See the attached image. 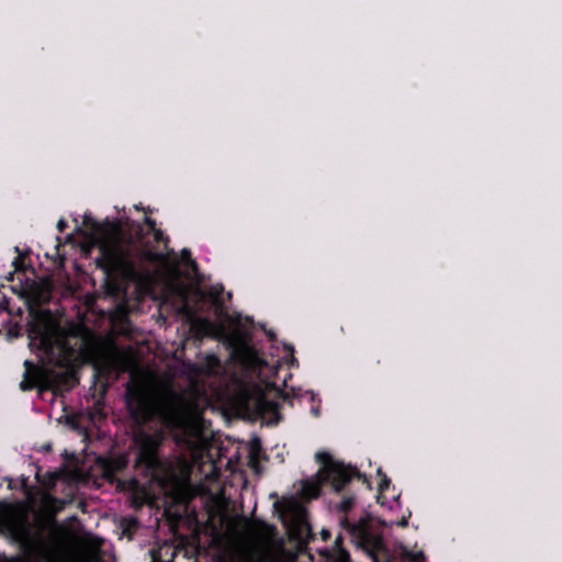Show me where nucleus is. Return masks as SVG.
Masks as SVG:
<instances>
[{
  "label": "nucleus",
  "instance_id": "nucleus-1",
  "mask_svg": "<svg viewBox=\"0 0 562 562\" xmlns=\"http://www.w3.org/2000/svg\"><path fill=\"white\" fill-rule=\"evenodd\" d=\"M25 370L20 389L23 392L37 389L40 392L53 391L59 389V384H65L67 390L72 389L79 381L74 372L57 373L44 364L25 360L23 363Z\"/></svg>",
  "mask_w": 562,
  "mask_h": 562
},
{
  "label": "nucleus",
  "instance_id": "nucleus-2",
  "mask_svg": "<svg viewBox=\"0 0 562 562\" xmlns=\"http://www.w3.org/2000/svg\"><path fill=\"white\" fill-rule=\"evenodd\" d=\"M125 404L131 419L139 428L162 414L161 403L142 383L126 385Z\"/></svg>",
  "mask_w": 562,
  "mask_h": 562
},
{
  "label": "nucleus",
  "instance_id": "nucleus-3",
  "mask_svg": "<svg viewBox=\"0 0 562 562\" xmlns=\"http://www.w3.org/2000/svg\"><path fill=\"white\" fill-rule=\"evenodd\" d=\"M355 505L353 496H346L338 505V510L344 514L339 519L340 527L351 537L352 541L367 549L378 550L382 541L372 532V522L370 516H363L358 521L351 522L347 514Z\"/></svg>",
  "mask_w": 562,
  "mask_h": 562
},
{
  "label": "nucleus",
  "instance_id": "nucleus-4",
  "mask_svg": "<svg viewBox=\"0 0 562 562\" xmlns=\"http://www.w3.org/2000/svg\"><path fill=\"white\" fill-rule=\"evenodd\" d=\"M27 337L30 339V348L41 351L47 358H53L56 349H58L61 355V359L57 361L59 367H66L75 355L74 348L65 341H58L52 330L42 323H30L27 326Z\"/></svg>",
  "mask_w": 562,
  "mask_h": 562
},
{
  "label": "nucleus",
  "instance_id": "nucleus-5",
  "mask_svg": "<svg viewBox=\"0 0 562 562\" xmlns=\"http://www.w3.org/2000/svg\"><path fill=\"white\" fill-rule=\"evenodd\" d=\"M316 461L322 465L321 472L323 480L330 483L335 492H341L352 479H358L369 484L367 476L356 468L346 465L344 462L336 461L327 451H319L315 456Z\"/></svg>",
  "mask_w": 562,
  "mask_h": 562
},
{
  "label": "nucleus",
  "instance_id": "nucleus-6",
  "mask_svg": "<svg viewBox=\"0 0 562 562\" xmlns=\"http://www.w3.org/2000/svg\"><path fill=\"white\" fill-rule=\"evenodd\" d=\"M135 443L137 446L136 467L143 469L146 476L155 475L161 468L158 456L160 439L140 429L135 435Z\"/></svg>",
  "mask_w": 562,
  "mask_h": 562
},
{
  "label": "nucleus",
  "instance_id": "nucleus-7",
  "mask_svg": "<svg viewBox=\"0 0 562 562\" xmlns=\"http://www.w3.org/2000/svg\"><path fill=\"white\" fill-rule=\"evenodd\" d=\"M5 529L11 539L20 546L23 555L31 562H37L43 557L40 540L32 533L30 525L24 521H9Z\"/></svg>",
  "mask_w": 562,
  "mask_h": 562
},
{
  "label": "nucleus",
  "instance_id": "nucleus-8",
  "mask_svg": "<svg viewBox=\"0 0 562 562\" xmlns=\"http://www.w3.org/2000/svg\"><path fill=\"white\" fill-rule=\"evenodd\" d=\"M101 255L95 259L97 266L102 269H111L114 267H127L134 270V262L123 256L117 255L115 251L110 249L108 246L100 248Z\"/></svg>",
  "mask_w": 562,
  "mask_h": 562
},
{
  "label": "nucleus",
  "instance_id": "nucleus-9",
  "mask_svg": "<svg viewBox=\"0 0 562 562\" xmlns=\"http://www.w3.org/2000/svg\"><path fill=\"white\" fill-rule=\"evenodd\" d=\"M257 407L261 414H272L279 416V404L274 401H269L265 395L257 400Z\"/></svg>",
  "mask_w": 562,
  "mask_h": 562
},
{
  "label": "nucleus",
  "instance_id": "nucleus-10",
  "mask_svg": "<svg viewBox=\"0 0 562 562\" xmlns=\"http://www.w3.org/2000/svg\"><path fill=\"white\" fill-rule=\"evenodd\" d=\"M327 558L330 562H351L350 554L346 549L331 550Z\"/></svg>",
  "mask_w": 562,
  "mask_h": 562
},
{
  "label": "nucleus",
  "instance_id": "nucleus-11",
  "mask_svg": "<svg viewBox=\"0 0 562 562\" xmlns=\"http://www.w3.org/2000/svg\"><path fill=\"white\" fill-rule=\"evenodd\" d=\"M162 551H164V549L153 550L151 551V561L150 562H173V558L176 557V552L173 550L167 548L165 550V555L169 554V559L165 560L162 558V555H164Z\"/></svg>",
  "mask_w": 562,
  "mask_h": 562
},
{
  "label": "nucleus",
  "instance_id": "nucleus-12",
  "mask_svg": "<svg viewBox=\"0 0 562 562\" xmlns=\"http://www.w3.org/2000/svg\"><path fill=\"white\" fill-rule=\"evenodd\" d=\"M150 233L154 235V240L156 243L167 244L169 241L168 236H166L160 228H156V229L151 231Z\"/></svg>",
  "mask_w": 562,
  "mask_h": 562
},
{
  "label": "nucleus",
  "instance_id": "nucleus-13",
  "mask_svg": "<svg viewBox=\"0 0 562 562\" xmlns=\"http://www.w3.org/2000/svg\"><path fill=\"white\" fill-rule=\"evenodd\" d=\"M378 473L382 475V479L379 483V491L380 493H383L391 484V480L385 474L382 473L381 469L378 470Z\"/></svg>",
  "mask_w": 562,
  "mask_h": 562
},
{
  "label": "nucleus",
  "instance_id": "nucleus-14",
  "mask_svg": "<svg viewBox=\"0 0 562 562\" xmlns=\"http://www.w3.org/2000/svg\"><path fill=\"white\" fill-rule=\"evenodd\" d=\"M182 259L191 265L192 269H196V262L191 257V251L189 249H182L181 251Z\"/></svg>",
  "mask_w": 562,
  "mask_h": 562
},
{
  "label": "nucleus",
  "instance_id": "nucleus-15",
  "mask_svg": "<svg viewBox=\"0 0 562 562\" xmlns=\"http://www.w3.org/2000/svg\"><path fill=\"white\" fill-rule=\"evenodd\" d=\"M144 223L146 224V226L148 227V232L150 233L151 231L156 229L157 226H156V221L151 217H148L146 216L144 218Z\"/></svg>",
  "mask_w": 562,
  "mask_h": 562
},
{
  "label": "nucleus",
  "instance_id": "nucleus-16",
  "mask_svg": "<svg viewBox=\"0 0 562 562\" xmlns=\"http://www.w3.org/2000/svg\"><path fill=\"white\" fill-rule=\"evenodd\" d=\"M342 542H344L342 536L341 535L337 536L331 550L345 549L342 546Z\"/></svg>",
  "mask_w": 562,
  "mask_h": 562
},
{
  "label": "nucleus",
  "instance_id": "nucleus-17",
  "mask_svg": "<svg viewBox=\"0 0 562 562\" xmlns=\"http://www.w3.org/2000/svg\"><path fill=\"white\" fill-rule=\"evenodd\" d=\"M145 257L148 259V260H157L159 259L161 256L157 252H154L151 250H147L145 252Z\"/></svg>",
  "mask_w": 562,
  "mask_h": 562
},
{
  "label": "nucleus",
  "instance_id": "nucleus-18",
  "mask_svg": "<svg viewBox=\"0 0 562 562\" xmlns=\"http://www.w3.org/2000/svg\"><path fill=\"white\" fill-rule=\"evenodd\" d=\"M244 558L246 562H258V558L252 552H246Z\"/></svg>",
  "mask_w": 562,
  "mask_h": 562
},
{
  "label": "nucleus",
  "instance_id": "nucleus-19",
  "mask_svg": "<svg viewBox=\"0 0 562 562\" xmlns=\"http://www.w3.org/2000/svg\"><path fill=\"white\" fill-rule=\"evenodd\" d=\"M67 226H68L67 222L63 218L59 220L57 223V228L60 233H63Z\"/></svg>",
  "mask_w": 562,
  "mask_h": 562
},
{
  "label": "nucleus",
  "instance_id": "nucleus-20",
  "mask_svg": "<svg viewBox=\"0 0 562 562\" xmlns=\"http://www.w3.org/2000/svg\"><path fill=\"white\" fill-rule=\"evenodd\" d=\"M321 535H322V539H323L324 541L329 540V539H330V537H331L330 531H329V530H327V529H323V530H322V532H321Z\"/></svg>",
  "mask_w": 562,
  "mask_h": 562
},
{
  "label": "nucleus",
  "instance_id": "nucleus-21",
  "mask_svg": "<svg viewBox=\"0 0 562 562\" xmlns=\"http://www.w3.org/2000/svg\"><path fill=\"white\" fill-rule=\"evenodd\" d=\"M23 259L21 257H16L14 260H13V266L16 268V269H20V267H23Z\"/></svg>",
  "mask_w": 562,
  "mask_h": 562
},
{
  "label": "nucleus",
  "instance_id": "nucleus-22",
  "mask_svg": "<svg viewBox=\"0 0 562 562\" xmlns=\"http://www.w3.org/2000/svg\"><path fill=\"white\" fill-rule=\"evenodd\" d=\"M91 228L94 232H100L102 229L101 225L98 222H95V221H91Z\"/></svg>",
  "mask_w": 562,
  "mask_h": 562
},
{
  "label": "nucleus",
  "instance_id": "nucleus-23",
  "mask_svg": "<svg viewBox=\"0 0 562 562\" xmlns=\"http://www.w3.org/2000/svg\"><path fill=\"white\" fill-rule=\"evenodd\" d=\"M312 493L314 496H317L319 493V486L318 485H312Z\"/></svg>",
  "mask_w": 562,
  "mask_h": 562
},
{
  "label": "nucleus",
  "instance_id": "nucleus-24",
  "mask_svg": "<svg viewBox=\"0 0 562 562\" xmlns=\"http://www.w3.org/2000/svg\"><path fill=\"white\" fill-rule=\"evenodd\" d=\"M244 352L248 356H252L255 351L250 347H245Z\"/></svg>",
  "mask_w": 562,
  "mask_h": 562
},
{
  "label": "nucleus",
  "instance_id": "nucleus-25",
  "mask_svg": "<svg viewBox=\"0 0 562 562\" xmlns=\"http://www.w3.org/2000/svg\"><path fill=\"white\" fill-rule=\"evenodd\" d=\"M115 463H116V469H121V468L125 467V461L124 460H119Z\"/></svg>",
  "mask_w": 562,
  "mask_h": 562
},
{
  "label": "nucleus",
  "instance_id": "nucleus-26",
  "mask_svg": "<svg viewBox=\"0 0 562 562\" xmlns=\"http://www.w3.org/2000/svg\"><path fill=\"white\" fill-rule=\"evenodd\" d=\"M94 371H95L94 376H95V378H98V375H99V374H100V372H101L100 367H99V366H95V367H94Z\"/></svg>",
  "mask_w": 562,
  "mask_h": 562
},
{
  "label": "nucleus",
  "instance_id": "nucleus-27",
  "mask_svg": "<svg viewBox=\"0 0 562 562\" xmlns=\"http://www.w3.org/2000/svg\"><path fill=\"white\" fill-rule=\"evenodd\" d=\"M312 411H313V413H314L316 416L318 415V409H317V408H313Z\"/></svg>",
  "mask_w": 562,
  "mask_h": 562
},
{
  "label": "nucleus",
  "instance_id": "nucleus-28",
  "mask_svg": "<svg viewBox=\"0 0 562 562\" xmlns=\"http://www.w3.org/2000/svg\"><path fill=\"white\" fill-rule=\"evenodd\" d=\"M401 525L406 526L407 521L405 519L401 520Z\"/></svg>",
  "mask_w": 562,
  "mask_h": 562
},
{
  "label": "nucleus",
  "instance_id": "nucleus-29",
  "mask_svg": "<svg viewBox=\"0 0 562 562\" xmlns=\"http://www.w3.org/2000/svg\"><path fill=\"white\" fill-rule=\"evenodd\" d=\"M201 323H202L204 326H209L207 321H202Z\"/></svg>",
  "mask_w": 562,
  "mask_h": 562
},
{
  "label": "nucleus",
  "instance_id": "nucleus-30",
  "mask_svg": "<svg viewBox=\"0 0 562 562\" xmlns=\"http://www.w3.org/2000/svg\"><path fill=\"white\" fill-rule=\"evenodd\" d=\"M89 221H90V220H89L88 217H85V223H86L87 225H89Z\"/></svg>",
  "mask_w": 562,
  "mask_h": 562
}]
</instances>
